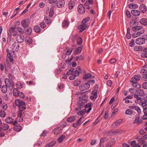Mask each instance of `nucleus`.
Wrapping results in <instances>:
<instances>
[{"label":"nucleus","mask_w":147,"mask_h":147,"mask_svg":"<svg viewBox=\"0 0 147 147\" xmlns=\"http://www.w3.org/2000/svg\"><path fill=\"white\" fill-rule=\"evenodd\" d=\"M31 114L28 111H20L18 112L17 119H18L20 122L23 121V118H30L31 117Z\"/></svg>","instance_id":"obj_1"},{"label":"nucleus","mask_w":147,"mask_h":147,"mask_svg":"<svg viewBox=\"0 0 147 147\" xmlns=\"http://www.w3.org/2000/svg\"><path fill=\"white\" fill-rule=\"evenodd\" d=\"M15 103L19 108V111L18 112L22 111L26 108L25 102L22 100L16 99L15 100Z\"/></svg>","instance_id":"obj_2"},{"label":"nucleus","mask_w":147,"mask_h":147,"mask_svg":"<svg viewBox=\"0 0 147 147\" xmlns=\"http://www.w3.org/2000/svg\"><path fill=\"white\" fill-rule=\"evenodd\" d=\"M134 96V98L136 99V100L135 101L136 103H141L142 105H143L144 107L146 106V103H147V99L145 98H142L138 94H135Z\"/></svg>","instance_id":"obj_3"},{"label":"nucleus","mask_w":147,"mask_h":147,"mask_svg":"<svg viewBox=\"0 0 147 147\" xmlns=\"http://www.w3.org/2000/svg\"><path fill=\"white\" fill-rule=\"evenodd\" d=\"M77 70H76L74 73L71 74V75L69 77V79L71 80H73L76 78L77 76L79 75L82 72V70L80 66H78L77 68Z\"/></svg>","instance_id":"obj_4"},{"label":"nucleus","mask_w":147,"mask_h":147,"mask_svg":"<svg viewBox=\"0 0 147 147\" xmlns=\"http://www.w3.org/2000/svg\"><path fill=\"white\" fill-rule=\"evenodd\" d=\"M140 73L143 75L142 77L143 78L147 79V65L142 67Z\"/></svg>","instance_id":"obj_5"},{"label":"nucleus","mask_w":147,"mask_h":147,"mask_svg":"<svg viewBox=\"0 0 147 147\" xmlns=\"http://www.w3.org/2000/svg\"><path fill=\"white\" fill-rule=\"evenodd\" d=\"M5 84L7 85L8 88L11 86L12 88H14V84L12 80H9V79L6 78L5 80Z\"/></svg>","instance_id":"obj_6"},{"label":"nucleus","mask_w":147,"mask_h":147,"mask_svg":"<svg viewBox=\"0 0 147 147\" xmlns=\"http://www.w3.org/2000/svg\"><path fill=\"white\" fill-rule=\"evenodd\" d=\"M85 103H84L82 101H78L77 103L78 107L75 109V111H78L79 110H81L82 109H83L84 107Z\"/></svg>","instance_id":"obj_7"},{"label":"nucleus","mask_w":147,"mask_h":147,"mask_svg":"<svg viewBox=\"0 0 147 147\" xmlns=\"http://www.w3.org/2000/svg\"><path fill=\"white\" fill-rule=\"evenodd\" d=\"M88 96L85 93H83L81 96L79 97V100L83 102L84 103H86L88 102Z\"/></svg>","instance_id":"obj_8"},{"label":"nucleus","mask_w":147,"mask_h":147,"mask_svg":"<svg viewBox=\"0 0 147 147\" xmlns=\"http://www.w3.org/2000/svg\"><path fill=\"white\" fill-rule=\"evenodd\" d=\"M30 21L29 19L24 20L21 23L22 26L24 28L28 27L30 24Z\"/></svg>","instance_id":"obj_9"},{"label":"nucleus","mask_w":147,"mask_h":147,"mask_svg":"<svg viewBox=\"0 0 147 147\" xmlns=\"http://www.w3.org/2000/svg\"><path fill=\"white\" fill-rule=\"evenodd\" d=\"M90 85L87 82L85 84H82L80 86V89L81 91L87 90L90 88Z\"/></svg>","instance_id":"obj_10"},{"label":"nucleus","mask_w":147,"mask_h":147,"mask_svg":"<svg viewBox=\"0 0 147 147\" xmlns=\"http://www.w3.org/2000/svg\"><path fill=\"white\" fill-rule=\"evenodd\" d=\"M136 91L138 92V94L139 96L143 97V98L146 99L147 98V94L144 93L143 90L141 89H138Z\"/></svg>","instance_id":"obj_11"},{"label":"nucleus","mask_w":147,"mask_h":147,"mask_svg":"<svg viewBox=\"0 0 147 147\" xmlns=\"http://www.w3.org/2000/svg\"><path fill=\"white\" fill-rule=\"evenodd\" d=\"M135 42L136 44L140 45L145 44V41L142 37L138 38L136 39Z\"/></svg>","instance_id":"obj_12"},{"label":"nucleus","mask_w":147,"mask_h":147,"mask_svg":"<svg viewBox=\"0 0 147 147\" xmlns=\"http://www.w3.org/2000/svg\"><path fill=\"white\" fill-rule=\"evenodd\" d=\"M16 39L18 42L21 43L24 41V35L22 34H18L16 37Z\"/></svg>","instance_id":"obj_13"},{"label":"nucleus","mask_w":147,"mask_h":147,"mask_svg":"<svg viewBox=\"0 0 147 147\" xmlns=\"http://www.w3.org/2000/svg\"><path fill=\"white\" fill-rule=\"evenodd\" d=\"M130 82L133 83L132 84L134 87L137 88H140L141 87V85L137 84V82L136 80H134L133 78H131Z\"/></svg>","instance_id":"obj_14"},{"label":"nucleus","mask_w":147,"mask_h":147,"mask_svg":"<svg viewBox=\"0 0 147 147\" xmlns=\"http://www.w3.org/2000/svg\"><path fill=\"white\" fill-rule=\"evenodd\" d=\"M88 27L87 24H82L78 26V28L80 29V31L81 32L84 31Z\"/></svg>","instance_id":"obj_15"},{"label":"nucleus","mask_w":147,"mask_h":147,"mask_svg":"<svg viewBox=\"0 0 147 147\" xmlns=\"http://www.w3.org/2000/svg\"><path fill=\"white\" fill-rule=\"evenodd\" d=\"M65 4L64 0H58L57 3V7L59 8L63 7Z\"/></svg>","instance_id":"obj_16"},{"label":"nucleus","mask_w":147,"mask_h":147,"mask_svg":"<svg viewBox=\"0 0 147 147\" xmlns=\"http://www.w3.org/2000/svg\"><path fill=\"white\" fill-rule=\"evenodd\" d=\"M144 30L141 29V31H139L137 32H134L132 34V37L134 38H136L144 33Z\"/></svg>","instance_id":"obj_17"},{"label":"nucleus","mask_w":147,"mask_h":147,"mask_svg":"<svg viewBox=\"0 0 147 147\" xmlns=\"http://www.w3.org/2000/svg\"><path fill=\"white\" fill-rule=\"evenodd\" d=\"M123 121V120L121 119H118L113 123L112 126L114 127L119 126L122 123Z\"/></svg>","instance_id":"obj_18"},{"label":"nucleus","mask_w":147,"mask_h":147,"mask_svg":"<svg viewBox=\"0 0 147 147\" xmlns=\"http://www.w3.org/2000/svg\"><path fill=\"white\" fill-rule=\"evenodd\" d=\"M139 10L141 12L145 13L147 11V8L144 4H141L139 7Z\"/></svg>","instance_id":"obj_19"},{"label":"nucleus","mask_w":147,"mask_h":147,"mask_svg":"<svg viewBox=\"0 0 147 147\" xmlns=\"http://www.w3.org/2000/svg\"><path fill=\"white\" fill-rule=\"evenodd\" d=\"M132 30L134 32L140 30L141 31V29L144 30L142 26H136L132 27Z\"/></svg>","instance_id":"obj_20"},{"label":"nucleus","mask_w":147,"mask_h":147,"mask_svg":"<svg viewBox=\"0 0 147 147\" xmlns=\"http://www.w3.org/2000/svg\"><path fill=\"white\" fill-rule=\"evenodd\" d=\"M1 129H3L4 131H6L8 130L9 128V125L6 123H2L1 127H0Z\"/></svg>","instance_id":"obj_21"},{"label":"nucleus","mask_w":147,"mask_h":147,"mask_svg":"<svg viewBox=\"0 0 147 147\" xmlns=\"http://www.w3.org/2000/svg\"><path fill=\"white\" fill-rule=\"evenodd\" d=\"M22 128L21 125L19 124H16L14 125L13 129L15 131H19L21 130Z\"/></svg>","instance_id":"obj_22"},{"label":"nucleus","mask_w":147,"mask_h":147,"mask_svg":"<svg viewBox=\"0 0 147 147\" xmlns=\"http://www.w3.org/2000/svg\"><path fill=\"white\" fill-rule=\"evenodd\" d=\"M131 14L134 16H138L140 14V11L138 10L133 9L131 11Z\"/></svg>","instance_id":"obj_23"},{"label":"nucleus","mask_w":147,"mask_h":147,"mask_svg":"<svg viewBox=\"0 0 147 147\" xmlns=\"http://www.w3.org/2000/svg\"><path fill=\"white\" fill-rule=\"evenodd\" d=\"M61 130V128L59 127H58L55 128L53 130V132L55 135H57L60 133Z\"/></svg>","instance_id":"obj_24"},{"label":"nucleus","mask_w":147,"mask_h":147,"mask_svg":"<svg viewBox=\"0 0 147 147\" xmlns=\"http://www.w3.org/2000/svg\"><path fill=\"white\" fill-rule=\"evenodd\" d=\"M129 108L130 109H134L139 114L141 113V110L140 108L137 106H130Z\"/></svg>","instance_id":"obj_25"},{"label":"nucleus","mask_w":147,"mask_h":147,"mask_svg":"<svg viewBox=\"0 0 147 147\" xmlns=\"http://www.w3.org/2000/svg\"><path fill=\"white\" fill-rule=\"evenodd\" d=\"M32 32V29L31 27H28V28H26L25 30V33L28 36L30 35Z\"/></svg>","instance_id":"obj_26"},{"label":"nucleus","mask_w":147,"mask_h":147,"mask_svg":"<svg viewBox=\"0 0 147 147\" xmlns=\"http://www.w3.org/2000/svg\"><path fill=\"white\" fill-rule=\"evenodd\" d=\"M25 41L27 44L30 45L32 43L33 40L32 38L28 36L26 38Z\"/></svg>","instance_id":"obj_27"},{"label":"nucleus","mask_w":147,"mask_h":147,"mask_svg":"<svg viewBox=\"0 0 147 147\" xmlns=\"http://www.w3.org/2000/svg\"><path fill=\"white\" fill-rule=\"evenodd\" d=\"M75 5V2L72 1H70L69 2L68 7L69 9H73Z\"/></svg>","instance_id":"obj_28"},{"label":"nucleus","mask_w":147,"mask_h":147,"mask_svg":"<svg viewBox=\"0 0 147 147\" xmlns=\"http://www.w3.org/2000/svg\"><path fill=\"white\" fill-rule=\"evenodd\" d=\"M12 47L14 48L16 47L15 49L16 52H17L19 49V45L18 42H15L12 45Z\"/></svg>","instance_id":"obj_29"},{"label":"nucleus","mask_w":147,"mask_h":147,"mask_svg":"<svg viewBox=\"0 0 147 147\" xmlns=\"http://www.w3.org/2000/svg\"><path fill=\"white\" fill-rule=\"evenodd\" d=\"M76 118L75 116H71L67 118V121L68 122H72L75 121Z\"/></svg>","instance_id":"obj_30"},{"label":"nucleus","mask_w":147,"mask_h":147,"mask_svg":"<svg viewBox=\"0 0 147 147\" xmlns=\"http://www.w3.org/2000/svg\"><path fill=\"white\" fill-rule=\"evenodd\" d=\"M82 46L79 47H77L76 48L74 52V54L76 55H77L79 53H80L82 50Z\"/></svg>","instance_id":"obj_31"},{"label":"nucleus","mask_w":147,"mask_h":147,"mask_svg":"<svg viewBox=\"0 0 147 147\" xmlns=\"http://www.w3.org/2000/svg\"><path fill=\"white\" fill-rule=\"evenodd\" d=\"M56 142L55 141H52L51 142L47 144L46 147H52L56 143Z\"/></svg>","instance_id":"obj_32"},{"label":"nucleus","mask_w":147,"mask_h":147,"mask_svg":"<svg viewBox=\"0 0 147 147\" xmlns=\"http://www.w3.org/2000/svg\"><path fill=\"white\" fill-rule=\"evenodd\" d=\"M11 52L10 53H7V56L8 58H9V61L10 62H12L13 61V59L12 57V56L11 55V53H12V51L10 50ZM12 52L13 53H14V51H13Z\"/></svg>","instance_id":"obj_33"},{"label":"nucleus","mask_w":147,"mask_h":147,"mask_svg":"<svg viewBox=\"0 0 147 147\" xmlns=\"http://www.w3.org/2000/svg\"><path fill=\"white\" fill-rule=\"evenodd\" d=\"M138 7V5L135 3H131L128 5L129 8L131 9L137 8Z\"/></svg>","instance_id":"obj_34"},{"label":"nucleus","mask_w":147,"mask_h":147,"mask_svg":"<svg viewBox=\"0 0 147 147\" xmlns=\"http://www.w3.org/2000/svg\"><path fill=\"white\" fill-rule=\"evenodd\" d=\"M44 19L47 24H50L51 23V20L49 17H45Z\"/></svg>","instance_id":"obj_35"},{"label":"nucleus","mask_w":147,"mask_h":147,"mask_svg":"<svg viewBox=\"0 0 147 147\" xmlns=\"http://www.w3.org/2000/svg\"><path fill=\"white\" fill-rule=\"evenodd\" d=\"M143 47L141 46H136L134 47V49L135 51H142Z\"/></svg>","instance_id":"obj_36"},{"label":"nucleus","mask_w":147,"mask_h":147,"mask_svg":"<svg viewBox=\"0 0 147 147\" xmlns=\"http://www.w3.org/2000/svg\"><path fill=\"white\" fill-rule=\"evenodd\" d=\"M35 32L37 33H39L41 31V28L38 25H36L34 26V28Z\"/></svg>","instance_id":"obj_37"},{"label":"nucleus","mask_w":147,"mask_h":147,"mask_svg":"<svg viewBox=\"0 0 147 147\" xmlns=\"http://www.w3.org/2000/svg\"><path fill=\"white\" fill-rule=\"evenodd\" d=\"M7 87L6 85H3L1 88V92L3 93H6L7 91Z\"/></svg>","instance_id":"obj_38"},{"label":"nucleus","mask_w":147,"mask_h":147,"mask_svg":"<svg viewBox=\"0 0 147 147\" xmlns=\"http://www.w3.org/2000/svg\"><path fill=\"white\" fill-rule=\"evenodd\" d=\"M13 119L10 117H7L5 119V122L8 123H13Z\"/></svg>","instance_id":"obj_39"},{"label":"nucleus","mask_w":147,"mask_h":147,"mask_svg":"<svg viewBox=\"0 0 147 147\" xmlns=\"http://www.w3.org/2000/svg\"><path fill=\"white\" fill-rule=\"evenodd\" d=\"M140 23L144 25H147V19L143 18L140 20Z\"/></svg>","instance_id":"obj_40"},{"label":"nucleus","mask_w":147,"mask_h":147,"mask_svg":"<svg viewBox=\"0 0 147 147\" xmlns=\"http://www.w3.org/2000/svg\"><path fill=\"white\" fill-rule=\"evenodd\" d=\"M65 138V136L63 135H61L57 139L58 142L59 143L62 142Z\"/></svg>","instance_id":"obj_41"},{"label":"nucleus","mask_w":147,"mask_h":147,"mask_svg":"<svg viewBox=\"0 0 147 147\" xmlns=\"http://www.w3.org/2000/svg\"><path fill=\"white\" fill-rule=\"evenodd\" d=\"M54 13V7H52L50 8V11L49 14V16L50 17H52Z\"/></svg>","instance_id":"obj_42"},{"label":"nucleus","mask_w":147,"mask_h":147,"mask_svg":"<svg viewBox=\"0 0 147 147\" xmlns=\"http://www.w3.org/2000/svg\"><path fill=\"white\" fill-rule=\"evenodd\" d=\"M19 91L17 88H14L13 90V95L15 96H19Z\"/></svg>","instance_id":"obj_43"},{"label":"nucleus","mask_w":147,"mask_h":147,"mask_svg":"<svg viewBox=\"0 0 147 147\" xmlns=\"http://www.w3.org/2000/svg\"><path fill=\"white\" fill-rule=\"evenodd\" d=\"M69 25V22L66 20H65L62 22V27H67Z\"/></svg>","instance_id":"obj_44"},{"label":"nucleus","mask_w":147,"mask_h":147,"mask_svg":"<svg viewBox=\"0 0 147 147\" xmlns=\"http://www.w3.org/2000/svg\"><path fill=\"white\" fill-rule=\"evenodd\" d=\"M98 90H93L92 92V94L94 98H96L97 97L98 95H97Z\"/></svg>","instance_id":"obj_45"},{"label":"nucleus","mask_w":147,"mask_h":147,"mask_svg":"<svg viewBox=\"0 0 147 147\" xmlns=\"http://www.w3.org/2000/svg\"><path fill=\"white\" fill-rule=\"evenodd\" d=\"M81 83V81L79 80H76L74 81L73 82L74 86H79Z\"/></svg>","instance_id":"obj_46"},{"label":"nucleus","mask_w":147,"mask_h":147,"mask_svg":"<svg viewBox=\"0 0 147 147\" xmlns=\"http://www.w3.org/2000/svg\"><path fill=\"white\" fill-rule=\"evenodd\" d=\"M92 74L90 73H88L84 75L83 78L84 79L86 80L87 79L89 78L90 77H91Z\"/></svg>","instance_id":"obj_47"},{"label":"nucleus","mask_w":147,"mask_h":147,"mask_svg":"<svg viewBox=\"0 0 147 147\" xmlns=\"http://www.w3.org/2000/svg\"><path fill=\"white\" fill-rule=\"evenodd\" d=\"M90 17H87L84 18L82 22V23L83 24H87L86 23L90 20Z\"/></svg>","instance_id":"obj_48"},{"label":"nucleus","mask_w":147,"mask_h":147,"mask_svg":"<svg viewBox=\"0 0 147 147\" xmlns=\"http://www.w3.org/2000/svg\"><path fill=\"white\" fill-rule=\"evenodd\" d=\"M133 111L129 109H128L126 110L125 113L127 115H131L133 113Z\"/></svg>","instance_id":"obj_49"},{"label":"nucleus","mask_w":147,"mask_h":147,"mask_svg":"<svg viewBox=\"0 0 147 147\" xmlns=\"http://www.w3.org/2000/svg\"><path fill=\"white\" fill-rule=\"evenodd\" d=\"M107 141V139L105 137H103L101 138L100 140V142L99 144H102L105 142Z\"/></svg>","instance_id":"obj_50"},{"label":"nucleus","mask_w":147,"mask_h":147,"mask_svg":"<svg viewBox=\"0 0 147 147\" xmlns=\"http://www.w3.org/2000/svg\"><path fill=\"white\" fill-rule=\"evenodd\" d=\"M16 27H13L11 28H9V31L10 33V36H11V33L15 30V29H16Z\"/></svg>","instance_id":"obj_51"},{"label":"nucleus","mask_w":147,"mask_h":147,"mask_svg":"<svg viewBox=\"0 0 147 147\" xmlns=\"http://www.w3.org/2000/svg\"><path fill=\"white\" fill-rule=\"evenodd\" d=\"M1 106L4 110H6L7 108V105L6 103H3Z\"/></svg>","instance_id":"obj_52"},{"label":"nucleus","mask_w":147,"mask_h":147,"mask_svg":"<svg viewBox=\"0 0 147 147\" xmlns=\"http://www.w3.org/2000/svg\"><path fill=\"white\" fill-rule=\"evenodd\" d=\"M6 113L4 111H0V116L2 117H4L6 116Z\"/></svg>","instance_id":"obj_53"},{"label":"nucleus","mask_w":147,"mask_h":147,"mask_svg":"<svg viewBox=\"0 0 147 147\" xmlns=\"http://www.w3.org/2000/svg\"><path fill=\"white\" fill-rule=\"evenodd\" d=\"M16 29H17L18 31L21 34L24 33V31L23 29L21 27H16Z\"/></svg>","instance_id":"obj_54"},{"label":"nucleus","mask_w":147,"mask_h":147,"mask_svg":"<svg viewBox=\"0 0 147 147\" xmlns=\"http://www.w3.org/2000/svg\"><path fill=\"white\" fill-rule=\"evenodd\" d=\"M77 43L78 45H81L82 43V38L79 37L78 38V39L77 40Z\"/></svg>","instance_id":"obj_55"},{"label":"nucleus","mask_w":147,"mask_h":147,"mask_svg":"<svg viewBox=\"0 0 147 147\" xmlns=\"http://www.w3.org/2000/svg\"><path fill=\"white\" fill-rule=\"evenodd\" d=\"M134 97V95H129L127 96L125 98H123V101L125 100V99H132Z\"/></svg>","instance_id":"obj_56"},{"label":"nucleus","mask_w":147,"mask_h":147,"mask_svg":"<svg viewBox=\"0 0 147 147\" xmlns=\"http://www.w3.org/2000/svg\"><path fill=\"white\" fill-rule=\"evenodd\" d=\"M83 9H84L83 10H82L83 9H82V8H81L80 9H78V12L80 14H84V12H85V8L84 7L83 8Z\"/></svg>","instance_id":"obj_57"},{"label":"nucleus","mask_w":147,"mask_h":147,"mask_svg":"<svg viewBox=\"0 0 147 147\" xmlns=\"http://www.w3.org/2000/svg\"><path fill=\"white\" fill-rule=\"evenodd\" d=\"M16 85L17 86V87H18L19 89H21L22 88V85L20 82H17Z\"/></svg>","instance_id":"obj_58"},{"label":"nucleus","mask_w":147,"mask_h":147,"mask_svg":"<svg viewBox=\"0 0 147 147\" xmlns=\"http://www.w3.org/2000/svg\"><path fill=\"white\" fill-rule=\"evenodd\" d=\"M92 103L91 102H89L86 105H84V107L86 108H89L90 107H92Z\"/></svg>","instance_id":"obj_59"},{"label":"nucleus","mask_w":147,"mask_h":147,"mask_svg":"<svg viewBox=\"0 0 147 147\" xmlns=\"http://www.w3.org/2000/svg\"><path fill=\"white\" fill-rule=\"evenodd\" d=\"M18 96L22 99H24L25 97V96L24 94L23 93L21 92H20L19 93Z\"/></svg>","instance_id":"obj_60"},{"label":"nucleus","mask_w":147,"mask_h":147,"mask_svg":"<svg viewBox=\"0 0 147 147\" xmlns=\"http://www.w3.org/2000/svg\"><path fill=\"white\" fill-rule=\"evenodd\" d=\"M40 26L42 28H45L46 27V25L45 23L44 22H42L40 24Z\"/></svg>","instance_id":"obj_61"},{"label":"nucleus","mask_w":147,"mask_h":147,"mask_svg":"<svg viewBox=\"0 0 147 147\" xmlns=\"http://www.w3.org/2000/svg\"><path fill=\"white\" fill-rule=\"evenodd\" d=\"M136 141L135 140H133L132 142L131 145L133 147H137V144H136Z\"/></svg>","instance_id":"obj_62"},{"label":"nucleus","mask_w":147,"mask_h":147,"mask_svg":"<svg viewBox=\"0 0 147 147\" xmlns=\"http://www.w3.org/2000/svg\"><path fill=\"white\" fill-rule=\"evenodd\" d=\"M73 49L72 48L69 49L67 51L66 53V55H69L72 52Z\"/></svg>","instance_id":"obj_63"},{"label":"nucleus","mask_w":147,"mask_h":147,"mask_svg":"<svg viewBox=\"0 0 147 147\" xmlns=\"http://www.w3.org/2000/svg\"><path fill=\"white\" fill-rule=\"evenodd\" d=\"M109 143H110L111 146L113 145L115 143V141L114 138H112L111 141H109Z\"/></svg>","instance_id":"obj_64"}]
</instances>
